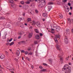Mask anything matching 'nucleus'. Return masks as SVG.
<instances>
[{"instance_id": "obj_1", "label": "nucleus", "mask_w": 73, "mask_h": 73, "mask_svg": "<svg viewBox=\"0 0 73 73\" xmlns=\"http://www.w3.org/2000/svg\"><path fill=\"white\" fill-rule=\"evenodd\" d=\"M68 66V65L66 64L64 66V68H63L62 69H64V70H66V72L65 73H70L71 72V68H69V67H67L66 68H64L66 67H67Z\"/></svg>"}, {"instance_id": "obj_2", "label": "nucleus", "mask_w": 73, "mask_h": 73, "mask_svg": "<svg viewBox=\"0 0 73 73\" xmlns=\"http://www.w3.org/2000/svg\"><path fill=\"white\" fill-rule=\"evenodd\" d=\"M40 3L41 4H39L38 5V7H39L40 8H43V7L45 5V1L44 0L40 1Z\"/></svg>"}, {"instance_id": "obj_3", "label": "nucleus", "mask_w": 73, "mask_h": 73, "mask_svg": "<svg viewBox=\"0 0 73 73\" xmlns=\"http://www.w3.org/2000/svg\"><path fill=\"white\" fill-rule=\"evenodd\" d=\"M53 28H54L55 31H56L57 32H59L60 30V27H56L54 25H53Z\"/></svg>"}, {"instance_id": "obj_4", "label": "nucleus", "mask_w": 73, "mask_h": 73, "mask_svg": "<svg viewBox=\"0 0 73 73\" xmlns=\"http://www.w3.org/2000/svg\"><path fill=\"white\" fill-rule=\"evenodd\" d=\"M60 56H58L60 58V61L62 62L63 61V58L62 57H61V56H62L63 55V53H62V51H61L60 54H59V55H60Z\"/></svg>"}, {"instance_id": "obj_5", "label": "nucleus", "mask_w": 73, "mask_h": 73, "mask_svg": "<svg viewBox=\"0 0 73 73\" xmlns=\"http://www.w3.org/2000/svg\"><path fill=\"white\" fill-rule=\"evenodd\" d=\"M64 42L65 44H68V42H69L68 41V38L67 37V36H65V38L64 40Z\"/></svg>"}, {"instance_id": "obj_6", "label": "nucleus", "mask_w": 73, "mask_h": 73, "mask_svg": "<svg viewBox=\"0 0 73 73\" xmlns=\"http://www.w3.org/2000/svg\"><path fill=\"white\" fill-rule=\"evenodd\" d=\"M28 7H29V6H28V5H23V9L27 10V9L28 8Z\"/></svg>"}, {"instance_id": "obj_7", "label": "nucleus", "mask_w": 73, "mask_h": 73, "mask_svg": "<svg viewBox=\"0 0 73 73\" xmlns=\"http://www.w3.org/2000/svg\"><path fill=\"white\" fill-rule=\"evenodd\" d=\"M56 47L57 48V49L58 50H61V49L60 48V46L58 45L57 44L56 45Z\"/></svg>"}, {"instance_id": "obj_8", "label": "nucleus", "mask_w": 73, "mask_h": 73, "mask_svg": "<svg viewBox=\"0 0 73 73\" xmlns=\"http://www.w3.org/2000/svg\"><path fill=\"white\" fill-rule=\"evenodd\" d=\"M33 35V33H30L29 35H28V38H31L32 37V36Z\"/></svg>"}, {"instance_id": "obj_9", "label": "nucleus", "mask_w": 73, "mask_h": 73, "mask_svg": "<svg viewBox=\"0 0 73 73\" xmlns=\"http://www.w3.org/2000/svg\"><path fill=\"white\" fill-rule=\"evenodd\" d=\"M35 38L36 39H37V40H39L40 38V35H37L35 36Z\"/></svg>"}, {"instance_id": "obj_10", "label": "nucleus", "mask_w": 73, "mask_h": 73, "mask_svg": "<svg viewBox=\"0 0 73 73\" xmlns=\"http://www.w3.org/2000/svg\"><path fill=\"white\" fill-rule=\"evenodd\" d=\"M55 38L54 39H57L58 38H60V35H55Z\"/></svg>"}, {"instance_id": "obj_11", "label": "nucleus", "mask_w": 73, "mask_h": 73, "mask_svg": "<svg viewBox=\"0 0 73 73\" xmlns=\"http://www.w3.org/2000/svg\"><path fill=\"white\" fill-rule=\"evenodd\" d=\"M66 34H69L70 33V30L68 29H67L66 30Z\"/></svg>"}, {"instance_id": "obj_12", "label": "nucleus", "mask_w": 73, "mask_h": 73, "mask_svg": "<svg viewBox=\"0 0 73 73\" xmlns=\"http://www.w3.org/2000/svg\"><path fill=\"white\" fill-rule=\"evenodd\" d=\"M54 31H55V30L54 28V29L51 28V30L50 31L51 33H54Z\"/></svg>"}, {"instance_id": "obj_13", "label": "nucleus", "mask_w": 73, "mask_h": 73, "mask_svg": "<svg viewBox=\"0 0 73 73\" xmlns=\"http://www.w3.org/2000/svg\"><path fill=\"white\" fill-rule=\"evenodd\" d=\"M43 16H44V17H46V18L48 16L47 15V13H43Z\"/></svg>"}, {"instance_id": "obj_14", "label": "nucleus", "mask_w": 73, "mask_h": 73, "mask_svg": "<svg viewBox=\"0 0 73 73\" xmlns=\"http://www.w3.org/2000/svg\"><path fill=\"white\" fill-rule=\"evenodd\" d=\"M0 57L1 59H3L5 58V56L3 54H2Z\"/></svg>"}, {"instance_id": "obj_15", "label": "nucleus", "mask_w": 73, "mask_h": 73, "mask_svg": "<svg viewBox=\"0 0 73 73\" xmlns=\"http://www.w3.org/2000/svg\"><path fill=\"white\" fill-rule=\"evenodd\" d=\"M46 69H43L41 70L40 71V72L41 73V72H45L46 71Z\"/></svg>"}, {"instance_id": "obj_16", "label": "nucleus", "mask_w": 73, "mask_h": 73, "mask_svg": "<svg viewBox=\"0 0 73 73\" xmlns=\"http://www.w3.org/2000/svg\"><path fill=\"white\" fill-rule=\"evenodd\" d=\"M48 7V11H50V9H51L52 8V5L49 6Z\"/></svg>"}, {"instance_id": "obj_17", "label": "nucleus", "mask_w": 73, "mask_h": 73, "mask_svg": "<svg viewBox=\"0 0 73 73\" xmlns=\"http://www.w3.org/2000/svg\"><path fill=\"white\" fill-rule=\"evenodd\" d=\"M9 3H11L12 4H15L14 3V2H13V1L12 0H9Z\"/></svg>"}, {"instance_id": "obj_18", "label": "nucleus", "mask_w": 73, "mask_h": 73, "mask_svg": "<svg viewBox=\"0 0 73 73\" xmlns=\"http://www.w3.org/2000/svg\"><path fill=\"white\" fill-rule=\"evenodd\" d=\"M34 31L36 33H39V31H38V29H35Z\"/></svg>"}, {"instance_id": "obj_19", "label": "nucleus", "mask_w": 73, "mask_h": 73, "mask_svg": "<svg viewBox=\"0 0 73 73\" xmlns=\"http://www.w3.org/2000/svg\"><path fill=\"white\" fill-rule=\"evenodd\" d=\"M20 54V52H16V55L17 56H19Z\"/></svg>"}, {"instance_id": "obj_20", "label": "nucleus", "mask_w": 73, "mask_h": 73, "mask_svg": "<svg viewBox=\"0 0 73 73\" xmlns=\"http://www.w3.org/2000/svg\"><path fill=\"white\" fill-rule=\"evenodd\" d=\"M15 5V3L11 4V7L13 9L14 8V5Z\"/></svg>"}, {"instance_id": "obj_21", "label": "nucleus", "mask_w": 73, "mask_h": 73, "mask_svg": "<svg viewBox=\"0 0 73 73\" xmlns=\"http://www.w3.org/2000/svg\"><path fill=\"white\" fill-rule=\"evenodd\" d=\"M14 44H15L14 42H13L10 43V44H9V45L10 46H11L12 45H13Z\"/></svg>"}, {"instance_id": "obj_22", "label": "nucleus", "mask_w": 73, "mask_h": 73, "mask_svg": "<svg viewBox=\"0 0 73 73\" xmlns=\"http://www.w3.org/2000/svg\"><path fill=\"white\" fill-rule=\"evenodd\" d=\"M54 40L56 43V44H58V40H57V39H54Z\"/></svg>"}, {"instance_id": "obj_23", "label": "nucleus", "mask_w": 73, "mask_h": 73, "mask_svg": "<svg viewBox=\"0 0 73 73\" xmlns=\"http://www.w3.org/2000/svg\"><path fill=\"white\" fill-rule=\"evenodd\" d=\"M20 43H22V44H25V41H21L20 42Z\"/></svg>"}, {"instance_id": "obj_24", "label": "nucleus", "mask_w": 73, "mask_h": 73, "mask_svg": "<svg viewBox=\"0 0 73 73\" xmlns=\"http://www.w3.org/2000/svg\"><path fill=\"white\" fill-rule=\"evenodd\" d=\"M31 21V19L29 18H28L27 19V22H29V21Z\"/></svg>"}, {"instance_id": "obj_25", "label": "nucleus", "mask_w": 73, "mask_h": 73, "mask_svg": "<svg viewBox=\"0 0 73 73\" xmlns=\"http://www.w3.org/2000/svg\"><path fill=\"white\" fill-rule=\"evenodd\" d=\"M0 19L1 20L4 19H5V17H0Z\"/></svg>"}, {"instance_id": "obj_26", "label": "nucleus", "mask_w": 73, "mask_h": 73, "mask_svg": "<svg viewBox=\"0 0 73 73\" xmlns=\"http://www.w3.org/2000/svg\"><path fill=\"white\" fill-rule=\"evenodd\" d=\"M36 24V22H35V21H33V24H32V25H35Z\"/></svg>"}, {"instance_id": "obj_27", "label": "nucleus", "mask_w": 73, "mask_h": 73, "mask_svg": "<svg viewBox=\"0 0 73 73\" xmlns=\"http://www.w3.org/2000/svg\"><path fill=\"white\" fill-rule=\"evenodd\" d=\"M20 3L21 4H22V5L24 4V2L23 1H21Z\"/></svg>"}, {"instance_id": "obj_28", "label": "nucleus", "mask_w": 73, "mask_h": 73, "mask_svg": "<svg viewBox=\"0 0 73 73\" xmlns=\"http://www.w3.org/2000/svg\"><path fill=\"white\" fill-rule=\"evenodd\" d=\"M22 20V18H19L18 19V20L19 22H20V21H21Z\"/></svg>"}, {"instance_id": "obj_29", "label": "nucleus", "mask_w": 73, "mask_h": 73, "mask_svg": "<svg viewBox=\"0 0 73 73\" xmlns=\"http://www.w3.org/2000/svg\"><path fill=\"white\" fill-rule=\"evenodd\" d=\"M34 43L35 44H38V42L37 41H35Z\"/></svg>"}, {"instance_id": "obj_30", "label": "nucleus", "mask_w": 73, "mask_h": 73, "mask_svg": "<svg viewBox=\"0 0 73 73\" xmlns=\"http://www.w3.org/2000/svg\"><path fill=\"white\" fill-rule=\"evenodd\" d=\"M59 17L60 19H62V17H62V15H59Z\"/></svg>"}, {"instance_id": "obj_31", "label": "nucleus", "mask_w": 73, "mask_h": 73, "mask_svg": "<svg viewBox=\"0 0 73 73\" xmlns=\"http://www.w3.org/2000/svg\"><path fill=\"white\" fill-rule=\"evenodd\" d=\"M68 21H69V23H70V24H71V21H70V18H68Z\"/></svg>"}, {"instance_id": "obj_32", "label": "nucleus", "mask_w": 73, "mask_h": 73, "mask_svg": "<svg viewBox=\"0 0 73 73\" xmlns=\"http://www.w3.org/2000/svg\"><path fill=\"white\" fill-rule=\"evenodd\" d=\"M48 61H49L50 62H52V59H48Z\"/></svg>"}, {"instance_id": "obj_33", "label": "nucleus", "mask_w": 73, "mask_h": 73, "mask_svg": "<svg viewBox=\"0 0 73 73\" xmlns=\"http://www.w3.org/2000/svg\"><path fill=\"white\" fill-rule=\"evenodd\" d=\"M21 53H24L25 52V51H24V50H21Z\"/></svg>"}, {"instance_id": "obj_34", "label": "nucleus", "mask_w": 73, "mask_h": 73, "mask_svg": "<svg viewBox=\"0 0 73 73\" xmlns=\"http://www.w3.org/2000/svg\"><path fill=\"white\" fill-rule=\"evenodd\" d=\"M53 2H50L48 3L49 5H51V4H53Z\"/></svg>"}, {"instance_id": "obj_35", "label": "nucleus", "mask_w": 73, "mask_h": 73, "mask_svg": "<svg viewBox=\"0 0 73 73\" xmlns=\"http://www.w3.org/2000/svg\"><path fill=\"white\" fill-rule=\"evenodd\" d=\"M5 53H6V55H8V54H9L8 52L7 51H6L5 52Z\"/></svg>"}, {"instance_id": "obj_36", "label": "nucleus", "mask_w": 73, "mask_h": 73, "mask_svg": "<svg viewBox=\"0 0 73 73\" xmlns=\"http://www.w3.org/2000/svg\"><path fill=\"white\" fill-rule=\"evenodd\" d=\"M21 28H24V25H22V26H21Z\"/></svg>"}, {"instance_id": "obj_37", "label": "nucleus", "mask_w": 73, "mask_h": 73, "mask_svg": "<svg viewBox=\"0 0 73 73\" xmlns=\"http://www.w3.org/2000/svg\"><path fill=\"white\" fill-rule=\"evenodd\" d=\"M62 1L64 2V3H65L67 1V0H63Z\"/></svg>"}, {"instance_id": "obj_38", "label": "nucleus", "mask_w": 73, "mask_h": 73, "mask_svg": "<svg viewBox=\"0 0 73 73\" xmlns=\"http://www.w3.org/2000/svg\"><path fill=\"white\" fill-rule=\"evenodd\" d=\"M26 4H30V2H29V1H27V2H26Z\"/></svg>"}, {"instance_id": "obj_39", "label": "nucleus", "mask_w": 73, "mask_h": 73, "mask_svg": "<svg viewBox=\"0 0 73 73\" xmlns=\"http://www.w3.org/2000/svg\"><path fill=\"white\" fill-rule=\"evenodd\" d=\"M25 54H27L28 53V51H25Z\"/></svg>"}, {"instance_id": "obj_40", "label": "nucleus", "mask_w": 73, "mask_h": 73, "mask_svg": "<svg viewBox=\"0 0 73 73\" xmlns=\"http://www.w3.org/2000/svg\"><path fill=\"white\" fill-rule=\"evenodd\" d=\"M43 65H44V66H47V64H45V63H43Z\"/></svg>"}, {"instance_id": "obj_41", "label": "nucleus", "mask_w": 73, "mask_h": 73, "mask_svg": "<svg viewBox=\"0 0 73 73\" xmlns=\"http://www.w3.org/2000/svg\"><path fill=\"white\" fill-rule=\"evenodd\" d=\"M9 44H10V43L8 42L6 43V45H9Z\"/></svg>"}, {"instance_id": "obj_42", "label": "nucleus", "mask_w": 73, "mask_h": 73, "mask_svg": "<svg viewBox=\"0 0 73 73\" xmlns=\"http://www.w3.org/2000/svg\"><path fill=\"white\" fill-rule=\"evenodd\" d=\"M67 9L68 10V11H67V12H69V8L68 7H67Z\"/></svg>"}, {"instance_id": "obj_43", "label": "nucleus", "mask_w": 73, "mask_h": 73, "mask_svg": "<svg viewBox=\"0 0 73 73\" xmlns=\"http://www.w3.org/2000/svg\"><path fill=\"white\" fill-rule=\"evenodd\" d=\"M35 11L36 13H38V11L37 10H35Z\"/></svg>"}, {"instance_id": "obj_44", "label": "nucleus", "mask_w": 73, "mask_h": 73, "mask_svg": "<svg viewBox=\"0 0 73 73\" xmlns=\"http://www.w3.org/2000/svg\"><path fill=\"white\" fill-rule=\"evenodd\" d=\"M70 2H71V4H73V1H70Z\"/></svg>"}, {"instance_id": "obj_45", "label": "nucleus", "mask_w": 73, "mask_h": 73, "mask_svg": "<svg viewBox=\"0 0 73 73\" xmlns=\"http://www.w3.org/2000/svg\"><path fill=\"white\" fill-rule=\"evenodd\" d=\"M68 5L69 6H71V4L70 3H68Z\"/></svg>"}, {"instance_id": "obj_46", "label": "nucleus", "mask_w": 73, "mask_h": 73, "mask_svg": "<svg viewBox=\"0 0 73 73\" xmlns=\"http://www.w3.org/2000/svg\"><path fill=\"white\" fill-rule=\"evenodd\" d=\"M40 36H42V35H43V34L42 33H40Z\"/></svg>"}, {"instance_id": "obj_47", "label": "nucleus", "mask_w": 73, "mask_h": 73, "mask_svg": "<svg viewBox=\"0 0 73 73\" xmlns=\"http://www.w3.org/2000/svg\"><path fill=\"white\" fill-rule=\"evenodd\" d=\"M13 38H11L10 40H9V42H11L12 40V39Z\"/></svg>"}, {"instance_id": "obj_48", "label": "nucleus", "mask_w": 73, "mask_h": 73, "mask_svg": "<svg viewBox=\"0 0 73 73\" xmlns=\"http://www.w3.org/2000/svg\"><path fill=\"white\" fill-rule=\"evenodd\" d=\"M39 68H40V69H42V67L41 66H39Z\"/></svg>"}, {"instance_id": "obj_49", "label": "nucleus", "mask_w": 73, "mask_h": 73, "mask_svg": "<svg viewBox=\"0 0 73 73\" xmlns=\"http://www.w3.org/2000/svg\"><path fill=\"white\" fill-rule=\"evenodd\" d=\"M25 13H23V14H22V15L23 16H25Z\"/></svg>"}, {"instance_id": "obj_50", "label": "nucleus", "mask_w": 73, "mask_h": 73, "mask_svg": "<svg viewBox=\"0 0 73 73\" xmlns=\"http://www.w3.org/2000/svg\"><path fill=\"white\" fill-rule=\"evenodd\" d=\"M29 1L30 2H32L33 1H34V0H29Z\"/></svg>"}, {"instance_id": "obj_51", "label": "nucleus", "mask_w": 73, "mask_h": 73, "mask_svg": "<svg viewBox=\"0 0 73 73\" xmlns=\"http://www.w3.org/2000/svg\"><path fill=\"white\" fill-rule=\"evenodd\" d=\"M71 21H72V24H73V19H71Z\"/></svg>"}, {"instance_id": "obj_52", "label": "nucleus", "mask_w": 73, "mask_h": 73, "mask_svg": "<svg viewBox=\"0 0 73 73\" xmlns=\"http://www.w3.org/2000/svg\"><path fill=\"white\" fill-rule=\"evenodd\" d=\"M26 59L27 60H28V61H29V58H28V57H27L26 58Z\"/></svg>"}, {"instance_id": "obj_53", "label": "nucleus", "mask_w": 73, "mask_h": 73, "mask_svg": "<svg viewBox=\"0 0 73 73\" xmlns=\"http://www.w3.org/2000/svg\"><path fill=\"white\" fill-rule=\"evenodd\" d=\"M21 36H18V39H20V38H21Z\"/></svg>"}, {"instance_id": "obj_54", "label": "nucleus", "mask_w": 73, "mask_h": 73, "mask_svg": "<svg viewBox=\"0 0 73 73\" xmlns=\"http://www.w3.org/2000/svg\"><path fill=\"white\" fill-rule=\"evenodd\" d=\"M69 58V56H68V58H66V60H68Z\"/></svg>"}, {"instance_id": "obj_55", "label": "nucleus", "mask_w": 73, "mask_h": 73, "mask_svg": "<svg viewBox=\"0 0 73 73\" xmlns=\"http://www.w3.org/2000/svg\"><path fill=\"white\" fill-rule=\"evenodd\" d=\"M40 24L39 23L38 24H37V23H36V25L38 27V25H40Z\"/></svg>"}, {"instance_id": "obj_56", "label": "nucleus", "mask_w": 73, "mask_h": 73, "mask_svg": "<svg viewBox=\"0 0 73 73\" xmlns=\"http://www.w3.org/2000/svg\"><path fill=\"white\" fill-rule=\"evenodd\" d=\"M30 55H32V53L30 52Z\"/></svg>"}, {"instance_id": "obj_57", "label": "nucleus", "mask_w": 73, "mask_h": 73, "mask_svg": "<svg viewBox=\"0 0 73 73\" xmlns=\"http://www.w3.org/2000/svg\"><path fill=\"white\" fill-rule=\"evenodd\" d=\"M31 50V48H28V50L29 51V50Z\"/></svg>"}, {"instance_id": "obj_58", "label": "nucleus", "mask_w": 73, "mask_h": 73, "mask_svg": "<svg viewBox=\"0 0 73 73\" xmlns=\"http://www.w3.org/2000/svg\"><path fill=\"white\" fill-rule=\"evenodd\" d=\"M42 20L43 21H45V19H42Z\"/></svg>"}, {"instance_id": "obj_59", "label": "nucleus", "mask_w": 73, "mask_h": 73, "mask_svg": "<svg viewBox=\"0 0 73 73\" xmlns=\"http://www.w3.org/2000/svg\"><path fill=\"white\" fill-rule=\"evenodd\" d=\"M19 35L21 36V35H22V33H19Z\"/></svg>"}, {"instance_id": "obj_60", "label": "nucleus", "mask_w": 73, "mask_h": 73, "mask_svg": "<svg viewBox=\"0 0 73 73\" xmlns=\"http://www.w3.org/2000/svg\"><path fill=\"white\" fill-rule=\"evenodd\" d=\"M13 71V70H15L13 68H12V69H11Z\"/></svg>"}, {"instance_id": "obj_61", "label": "nucleus", "mask_w": 73, "mask_h": 73, "mask_svg": "<svg viewBox=\"0 0 73 73\" xmlns=\"http://www.w3.org/2000/svg\"><path fill=\"white\" fill-rule=\"evenodd\" d=\"M69 14L70 15H72V13H70H70H69Z\"/></svg>"}, {"instance_id": "obj_62", "label": "nucleus", "mask_w": 73, "mask_h": 73, "mask_svg": "<svg viewBox=\"0 0 73 73\" xmlns=\"http://www.w3.org/2000/svg\"><path fill=\"white\" fill-rule=\"evenodd\" d=\"M19 7H20V8H21V7H22V6L21 5H20L19 6Z\"/></svg>"}, {"instance_id": "obj_63", "label": "nucleus", "mask_w": 73, "mask_h": 73, "mask_svg": "<svg viewBox=\"0 0 73 73\" xmlns=\"http://www.w3.org/2000/svg\"><path fill=\"white\" fill-rule=\"evenodd\" d=\"M71 32H72V33H73V29H72Z\"/></svg>"}, {"instance_id": "obj_64", "label": "nucleus", "mask_w": 73, "mask_h": 73, "mask_svg": "<svg viewBox=\"0 0 73 73\" xmlns=\"http://www.w3.org/2000/svg\"><path fill=\"white\" fill-rule=\"evenodd\" d=\"M70 9H71V10H72V7H70Z\"/></svg>"}]
</instances>
